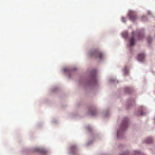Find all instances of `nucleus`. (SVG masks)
<instances>
[{
  "mask_svg": "<svg viewBox=\"0 0 155 155\" xmlns=\"http://www.w3.org/2000/svg\"><path fill=\"white\" fill-rule=\"evenodd\" d=\"M128 125V122L127 118H125L123 121L121 127V128L117 132V137H119V135L120 134L121 131H123L127 128Z\"/></svg>",
  "mask_w": 155,
  "mask_h": 155,
  "instance_id": "f257e3e1",
  "label": "nucleus"
},
{
  "mask_svg": "<svg viewBox=\"0 0 155 155\" xmlns=\"http://www.w3.org/2000/svg\"><path fill=\"white\" fill-rule=\"evenodd\" d=\"M89 55L91 56L98 57L99 59H101L103 56V54L101 52L96 50L90 52Z\"/></svg>",
  "mask_w": 155,
  "mask_h": 155,
  "instance_id": "f03ea898",
  "label": "nucleus"
},
{
  "mask_svg": "<svg viewBox=\"0 0 155 155\" xmlns=\"http://www.w3.org/2000/svg\"><path fill=\"white\" fill-rule=\"evenodd\" d=\"M129 19L131 21H134L137 18L136 12L132 11H129L128 14Z\"/></svg>",
  "mask_w": 155,
  "mask_h": 155,
  "instance_id": "7ed1b4c3",
  "label": "nucleus"
},
{
  "mask_svg": "<svg viewBox=\"0 0 155 155\" xmlns=\"http://www.w3.org/2000/svg\"><path fill=\"white\" fill-rule=\"evenodd\" d=\"M145 57L144 54H139L138 56V59L140 61H143Z\"/></svg>",
  "mask_w": 155,
  "mask_h": 155,
  "instance_id": "20e7f679",
  "label": "nucleus"
},
{
  "mask_svg": "<svg viewBox=\"0 0 155 155\" xmlns=\"http://www.w3.org/2000/svg\"><path fill=\"white\" fill-rule=\"evenodd\" d=\"M134 32H132V34L133 36V37L130 39V45L131 46H132L135 43V39L134 37Z\"/></svg>",
  "mask_w": 155,
  "mask_h": 155,
  "instance_id": "39448f33",
  "label": "nucleus"
},
{
  "mask_svg": "<svg viewBox=\"0 0 155 155\" xmlns=\"http://www.w3.org/2000/svg\"><path fill=\"white\" fill-rule=\"evenodd\" d=\"M96 114V111L95 110L91 111L90 112V114L91 116H94Z\"/></svg>",
  "mask_w": 155,
  "mask_h": 155,
  "instance_id": "423d86ee",
  "label": "nucleus"
},
{
  "mask_svg": "<svg viewBox=\"0 0 155 155\" xmlns=\"http://www.w3.org/2000/svg\"><path fill=\"white\" fill-rule=\"evenodd\" d=\"M146 142L148 143H150L152 142V139L151 138H149Z\"/></svg>",
  "mask_w": 155,
  "mask_h": 155,
  "instance_id": "0eeeda50",
  "label": "nucleus"
},
{
  "mask_svg": "<svg viewBox=\"0 0 155 155\" xmlns=\"http://www.w3.org/2000/svg\"><path fill=\"white\" fill-rule=\"evenodd\" d=\"M121 19H122V21L123 22H126L125 18L122 17L121 18Z\"/></svg>",
  "mask_w": 155,
  "mask_h": 155,
  "instance_id": "6e6552de",
  "label": "nucleus"
},
{
  "mask_svg": "<svg viewBox=\"0 0 155 155\" xmlns=\"http://www.w3.org/2000/svg\"><path fill=\"white\" fill-rule=\"evenodd\" d=\"M147 40L149 42H150L152 40V39L151 38H148Z\"/></svg>",
  "mask_w": 155,
  "mask_h": 155,
  "instance_id": "1a4fd4ad",
  "label": "nucleus"
},
{
  "mask_svg": "<svg viewBox=\"0 0 155 155\" xmlns=\"http://www.w3.org/2000/svg\"><path fill=\"white\" fill-rule=\"evenodd\" d=\"M145 114V113L143 112H141L140 113V115H143Z\"/></svg>",
  "mask_w": 155,
  "mask_h": 155,
  "instance_id": "9d476101",
  "label": "nucleus"
},
{
  "mask_svg": "<svg viewBox=\"0 0 155 155\" xmlns=\"http://www.w3.org/2000/svg\"><path fill=\"white\" fill-rule=\"evenodd\" d=\"M125 35H126L124 36V37H126L127 36V33H126Z\"/></svg>",
  "mask_w": 155,
  "mask_h": 155,
  "instance_id": "9b49d317",
  "label": "nucleus"
},
{
  "mask_svg": "<svg viewBox=\"0 0 155 155\" xmlns=\"http://www.w3.org/2000/svg\"><path fill=\"white\" fill-rule=\"evenodd\" d=\"M145 18V16H143V17H142V18Z\"/></svg>",
  "mask_w": 155,
  "mask_h": 155,
  "instance_id": "f8f14e48",
  "label": "nucleus"
},
{
  "mask_svg": "<svg viewBox=\"0 0 155 155\" xmlns=\"http://www.w3.org/2000/svg\"><path fill=\"white\" fill-rule=\"evenodd\" d=\"M120 155H124H124H123V154H121Z\"/></svg>",
  "mask_w": 155,
  "mask_h": 155,
  "instance_id": "ddd939ff",
  "label": "nucleus"
}]
</instances>
